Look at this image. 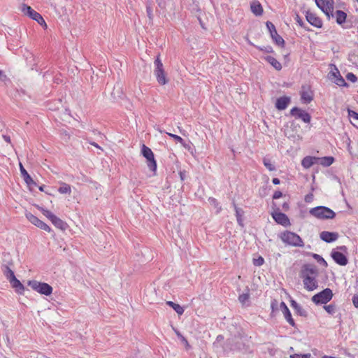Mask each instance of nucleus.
<instances>
[{"mask_svg": "<svg viewBox=\"0 0 358 358\" xmlns=\"http://www.w3.org/2000/svg\"><path fill=\"white\" fill-rule=\"evenodd\" d=\"M318 270L314 264H306L301 267L299 276L303 280L304 288L308 291H313L318 287L317 277Z\"/></svg>", "mask_w": 358, "mask_h": 358, "instance_id": "nucleus-1", "label": "nucleus"}, {"mask_svg": "<svg viewBox=\"0 0 358 358\" xmlns=\"http://www.w3.org/2000/svg\"><path fill=\"white\" fill-rule=\"evenodd\" d=\"M310 214L320 220L333 219L336 216L334 210L326 206H317L310 210Z\"/></svg>", "mask_w": 358, "mask_h": 358, "instance_id": "nucleus-2", "label": "nucleus"}, {"mask_svg": "<svg viewBox=\"0 0 358 358\" xmlns=\"http://www.w3.org/2000/svg\"><path fill=\"white\" fill-rule=\"evenodd\" d=\"M154 75L155 76L158 83L161 85H164L169 83V79L166 77V73L164 69L163 64L158 55L154 62Z\"/></svg>", "mask_w": 358, "mask_h": 358, "instance_id": "nucleus-3", "label": "nucleus"}, {"mask_svg": "<svg viewBox=\"0 0 358 358\" xmlns=\"http://www.w3.org/2000/svg\"><path fill=\"white\" fill-rule=\"evenodd\" d=\"M280 238L287 245L294 247H303L304 245L301 238L298 234L289 231L282 233Z\"/></svg>", "mask_w": 358, "mask_h": 358, "instance_id": "nucleus-4", "label": "nucleus"}, {"mask_svg": "<svg viewBox=\"0 0 358 358\" xmlns=\"http://www.w3.org/2000/svg\"><path fill=\"white\" fill-rule=\"evenodd\" d=\"M28 285L31 287V289L41 294H44L45 296H50L52 292V287L46 282H41L37 280H29L28 282Z\"/></svg>", "mask_w": 358, "mask_h": 358, "instance_id": "nucleus-5", "label": "nucleus"}, {"mask_svg": "<svg viewBox=\"0 0 358 358\" xmlns=\"http://www.w3.org/2000/svg\"><path fill=\"white\" fill-rule=\"evenodd\" d=\"M333 297L332 290L329 288H326L322 292L315 294L312 297V301L316 305L326 304L331 300Z\"/></svg>", "mask_w": 358, "mask_h": 358, "instance_id": "nucleus-6", "label": "nucleus"}, {"mask_svg": "<svg viewBox=\"0 0 358 358\" xmlns=\"http://www.w3.org/2000/svg\"><path fill=\"white\" fill-rule=\"evenodd\" d=\"M21 10L24 15L29 16L32 20L36 21L41 26L45 28L47 27V24L42 15L36 10H34V9H32L29 6L22 4Z\"/></svg>", "mask_w": 358, "mask_h": 358, "instance_id": "nucleus-7", "label": "nucleus"}, {"mask_svg": "<svg viewBox=\"0 0 358 358\" xmlns=\"http://www.w3.org/2000/svg\"><path fill=\"white\" fill-rule=\"evenodd\" d=\"M141 154L147 159V164L150 170L155 172L157 170V162L152 150L143 144L141 148Z\"/></svg>", "mask_w": 358, "mask_h": 358, "instance_id": "nucleus-8", "label": "nucleus"}, {"mask_svg": "<svg viewBox=\"0 0 358 358\" xmlns=\"http://www.w3.org/2000/svg\"><path fill=\"white\" fill-rule=\"evenodd\" d=\"M317 6L327 15L328 19L334 16V0H315Z\"/></svg>", "mask_w": 358, "mask_h": 358, "instance_id": "nucleus-9", "label": "nucleus"}, {"mask_svg": "<svg viewBox=\"0 0 358 358\" xmlns=\"http://www.w3.org/2000/svg\"><path fill=\"white\" fill-rule=\"evenodd\" d=\"M266 25L273 42L278 46L283 47L285 45V41L278 34L275 25L271 22L269 21L266 22Z\"/></svg>", "mask_w": 358, "mask_h": 358, "instance_id": "nucleus-10", "label": "nucleus"}, {"mask_svg": "<svg viewBox=\"0 0 358 358\" xmlns=\"http://www.w3.org/2000/svg\"><path fill=\"white\" fill-rule=\"evenodd\" d=\"M290 115L301 119V120L305 123H309L311 120V117L308 113L298 107L292 108L290 110Z\"/></svg>", "mask_w": 358, "mask_h": 358, "instance_id": "nucleus-11", "label": "nucleus"}, {"mask_svg": "<svg viewBox=\"0 0 358 358\" xmlns=\"http://www.w3.org/2000/svg\"><path fill=\"white\" fill-rule=\"evenodd\" d=\"M26 217L31 223L39 227L40 229H43L48 232H50L51 231L50 227L47 224L39 220L36 216L34 215L32 213H27Z\"/></svg>", "mask_w": 358, "mask_h": 358, "instance_id": "nucleus-12", "label": "nucleus"}, {"mask_svg": "<svg viewBox=\"0 0 358 358\" xmlns=\"http://www.w3.org/2000/svg\"><path fill=\"white\" fill-rule=\"evenodd\" d=\"M335 71H331L329 73L330 79L335 78L334 83L340 87H348L349 85L345 82V79L341 75L338 69L334 65Z\"/></svg>", "mask_w": 358, "mask_h": 358, "instance_id": "nucleus-13", "label": "nucleus"}, {"mask_svg": "<svg viewBox=\"0 0 358 358\" xmlns=\"http://www.w3.org/2000/svg\"><path fill=\"white\" fill-rule=\"evenodd\" d=\"M271 215L273 220L279 224L284 227H287L290 224L288 217L285 213L280 212L278 208L276 211L273 212Z\"/></svg>", "mask_w": 358, "mask_h": 358, "instance_id": "nucleus-14", "label": "nucleus"}, {"mask_svg": "<svg viewBox=\"0 0 358 358\" xmlns=\"http://www.w3.org/2000/svg\"><path fill=\"white\" fill-rule=\"evenodd\" d=\"M331 257L334 261L340 266H345L348 263L347 257L339 251L333 250L331 252Z\"/></svg>", "mask_w": 358, "mask_h": 358, "instance_id": "nucleus-15", "label": "nucleus"}, {"mask_svg": "<svg viewBox=\"0 0 358 358\" xmlns=\"http://www.w3.org/2000/svg\"><path fill=\"white\" fill-rule=\"evenodd\" d=\"M339 235L337 232H331L327 231H323L320 234V238L326 243H332L336 241Z\"/></svg>", "mask_w": 358, "mask_h": 358, "instance_id": "nucleus-16", "label": "nucleus"}, {"mask_svg": "<svg viewBox=\"0 0 358 358\" xmlns=\"http://www.w3.org/2000/svg\"><path fill=\"white\" fill-rule=\"evenodd\" d=\"M280 308L281 311L282 312L284 317L287 322L292 327H296V324L294 322V320H293L292 317V314L287 306L286 303L283 301H282L280 304Z\"/></svg>", "mask_w": 358, "mask_h": 358, "instance_id": "nucleus-17", "label": "nucleus"}, {"mask_svg": "<svg viewBox=\"0 0 358 358\" xmlns=\"http://www.w3.org/2000/svg\"><path fill=\"white\" fill-rule=\"evenodd\" d=\"M291 102V98L287 96H280L277 99L275 106L279 110H283L287 108Z\"/></svg>", "mask_w": 358, "mask_h": 358, "instance_id": "nucleus-18", "label": "nucleus"}, {"mask_svg": "<svg viewBox=\"0 0 358 358\" xmlns=\"http://www.w3.org/2000/svg\"><path fill=\"white\" fill-rule=\"evenodd\" d=\"M307 21L313 26L317 28H321L322 26V22L321 19L316 16L314 13L308 11L306 15Z\"/></svg>", "mask_w": 358, "mask_h": 358, "instance_id": "nucleus-19", "label": "nucleus"}, {"mask_svg": "<svg viewBox=\"0 0 358 358\" xmlns=\"http://www.w3.org/2000/svg\"><path fill=\"white\" fill-rule=\"evenodd\" d=\"M319 157L306 156L301 161V165L305 169H309L315 164L318 163Z\"/></svg>", "mask_w": 358, "mask_h": 358, "instance_id": "nucleus-20", "label": "nucleus"}, {"mask_svg": "<svg viewBox=\"0 0 358 358\" xmlns=\"http://www.w3.org/2000/svg\"><path fill=\"white\" fill-rule=\"evenodd\" d=\"M9 282L10 283L12 287L15 289L16 292H17L20 294H23L24 291V287L21 283V282L16 278L15 276L10 279L9 280Z\"/></svg>", "mask_w": 358, "mask_h": 358, "instance_id": "nucleus-21", "label": "nucleus"}, {"mask_svg": "<svg viewBox=\"0 0 358 358\" xmlns=\"http://www.w3.org/2000/svg\"><path fill=\"white\" fill-rule=\"evenodd\" d=\"M252 13L256 16H261L263 14V8L258 1H254L250 3Z\"/></svg>", "mask_w": 358, "mask_h": 358, "instance_id": "nucleus-22", "label": "nucleus"}, {"mask_svg": "<svg viewBox=\"0 0 358 358\" xmlns=\"http://www.w3.org/2000/svg\"><path fill=\"white\" fill-rule=\"evenodd\" d=\"M313 99V95L311 91L303 90L301 92V100L303 103H309Z\"/></svg>", "mask_w": 358, "mask_h": 358, "instance_id": "nucleus-23", "label": "nucleus"}, {"mask_svg": "<svg viewBox=\"0 0 358 358\" xmlns=\"http://www.w3.org/2000/svg\"><path fill=\"white\" fill-rule=\"evenodd\" d=\"M11 265H13L12 261L9 262L8 265H3L2 266L3 274L8 281L15 276L14 272L10 268Z\"/></svg>", "mask_w": 358, "mask_h": 358, "instance_id": "nucleus-24", "label": "nucleus"}, {"mask_svg": "<svg viewBox=\"0 0 358 358\" xmlns=\"http://www.w3.org/2000/svg\"><path fill=\"white\" fill-rule=\"evenodd\" d=\"M291 306L294 309L296 313L303 317L307 316V311L304 310L296 301L294 300L291 301Z\"/></svg>", "mask_w": 358, "mask_h": 358, "instance_id": "nucleus-25", "label": "nucleus"}, {"mask_svg": "<svg viewBox=\"0 0 358 358\" xmlns=\"http://www.w3.org/2000/svg\"><path fill=\"white\" fill-rule=\"evenodd\" d=\"M265 60L268 62L275 69L280 71L282 69L281 64L273 57L266 56Z\"/></svg>", "mask_w": 358, "mask_h": 358, "instance_id": "nucleus-26", "label": "nucleus"}, {"mask_svg": "<svg viewBox=\"0 0 358 358\" xmlns=\"http://www.w3.org/2000/svg\"><path fill=\"white\" fill-rule=\"evenodd\" d=\"M50 221L57 228L59 229L65 230L66 229V223L56 215Z\"/></svg>", "mask_w": 358, "mask_h": 358, "instance_id": "nucleus-27", "label": "nucleus"}, {"mask_svg": "<svg viewBox=\"0 0 358 358\" xmlns=\"http://www.w3.org/2000/svg\"><path fill=\"white\" fill-rule=\"evenodd\" d=\"M249 289H247L246 293H243L240 294L238 296V301L242 304L243 306H250V293Z\"/></svg>", "mask_w": 358, "mask_h": 358, "instance_id": "nucleus-28", "label": "nucleus"}, {"mask_svg": "<svg viewBox=\"0 0 358 358\" xmlns=\"http://www.w3.org/2000/svg\"><path fill=\"white\" fill-rule=\"evenodd\" d=\"M335 17L336 22L338 24H342L345 22L347 14L343 10H337L335 13Z\"/></svg>", "mask_w": 358, "mask_h": 358, "instance_id": "nucleus-29", "label": "nucleus"}, {"mask_svg": "<svg viewBox=\"0 0 358 358\" xmlns=\"http://www.w3.org/2000/svg\"><path fill=\"white\" fill-rule=\"evenodd\" d=\"M166 304L171 307L178 313V315H182L183 314L184 308L179 304L171 301H166Z\"/></svg>", "mask_w": 358, "mask_h": 358, "instance_id": "nucleus-30", "label": "nucleus"}, {"mask_svg": "<svg viewBox=\"0 0 358 358\" xmlns=\"http://www.w3.org/2000/svg\"><path fill=\"white\" fill-rule=\"evenodd\" d=\"M334 162V158L333 157H324L319 158L318 163H320L321 165L324 166H331Z\"/></svg>", "mask_w": 358, "mask_h": 358, "instance_id": "nucleus-31", "label": "nucleus"}, {"mask_svg": "<svg viewBox=\"0 0 358 358\" xmlns=\"http://www.w3.org/2000/svg\"><path fill=\"white\" fill-rule=\"evenodd\" d=\"M232 350H237L239 351H243L245 350V344L243 342L242 338H238L237 341L235 342L233 347H231Z\"/></svg>", "mask_w": 358, "mask_h": 358, "instance_id": "nucleus-32", "label": "nucleus"}, {"mask_svg": "<svg viewBox=\"0 0 358 358\" xmlns=\"http://www.w3.org/2000/svg\"><path fill=\"white\" fill-rule=\"evenodd\" d=\"M58 192L61 194H69L71 192V186L66 183L62 182V185L59 187Z\"/></svg>", "mask_w": 358, "mask_h": 358, "instance_id": "nucleus-33", "label": "nucleus"}, {"mask_svg": "<svg viewBox=\"0 0 358 358\" xmlns=\"http://www.w3.org/2000/svg\"><path fill=\"white\" fill-rule=\"evenodd\" d=\"M234 209H235V211H236V218H237V222L238 223L243 226V223H242V215H243V210L240 208H238L236 204H234Z\"/></svg>", "mask_w": 358, "mask_h": 358, "instance_id": "nucleus-34", "label": "nucleus"}, {"mask_svg": "<svg viewBox=\"0 0 358 358\" xmlns=\"http://www.w3.org/2000/svg\"><path fill=\"white\" fill-rule=\"evenodd\" d=\"M263 164L270 171H273L275 170V166L271 163L268 158L264 157L263 159Z\"/></svg>", "mask_w": 358, "mask_h": 358, "instance_id": "nucleus-35", "label": "nucleus"}, {"mask_svg": "<svg viewBox=\"0 0 358 358\" xmlns=\"http://www.w3.org/2000/svg\"><path fill=\"white\" fill-rule=\"evenodd\" d=\"M38 209L42 212V213L50 220H51L55 215L48 210H45L42 207L37 206Z\"/></svg>", "mask_w": 358, "mask_h": 358, "instance_id": "nucleus-36", "label": "nucleus"}, {"mask_svg": "<svg viewBox=\"0 0 358 358\" xmlns=\"http://www.w3.org/2000/svg\"><path fill=\"white\" fill-rule=\"evenodd\" d=\"M312 256L319 264H322L324 267H327V262L322 256L315 253H313Z\"/></svg>", "mask_w": 358, "mask_h": 358, "instance_id": "nucleus-37", "label": "nucleus"}, {"mask_svg": "<svg viewBox=\"0 0 358 358\" xmlns=\"http://www.w3.org/2000/svg\"><path fill=\"white\" fill-rule=\"evenodd\" d=\"M169 136L173 138L176 142L180 143L181 145H182L184 147H185V141L179 136L171 134V133H166Z\"/></svg>", "mask_w": 358, "mask_h": 358, "instance_id": "nucleus-38", "label": "nucleus"}, {"mask_svg": "<svg viewBox=\"0 0 358 358\" xmlns=\"http://www.w3.org/2000/svg\"><path fill=\"white\" fill-rule=\"evenodd\" d=\"M324 308L328 313L334 315L336 313V306L334 304H329L327 306H324Z\"/></svg>", "mask_w": 358, "mask_h": 358, "instance_id": "nucleus-39", "label": "nucleus"}, {"mask_svg": "<svg viewBox=\"0 0 358 358\" xmlns=\"http://www.w3.org/2000/svg\"><path fill=\"white\" fill-rule=\"evenodd\" d=\"M176 333L181 342L185 345L186 348L188 349L190 346L187 340L178 331H176Z\"/></svg>", "mask_w": 358, "mask_h": 358, "instance_id": "nucleus-40", "label": "nucleus"}, {"mask_svg": "<svg viewBox=\"0 0 358 358\" xmlns=\"http://www.w3.org/2000/svg\"><path fill=\"white\" fill-rule=\"evenodd\" d=\"M20 170L22 175V177L24 178V180H26L27 178L30 177L29 174L27 173L26 169L24 168L22 164L20 163Z\"/></svg>", "mask_w": 358, "mask_h": 358, "instance_id": "nucleus-41", "label": "nucleus"}, {"mask_svg": "<svg viewBox=\"0 0 358 358\" xmlns=\"http://www.w3.org/2000/svg\"><path fill=\"white\" fill-rule=\"evenodd\" d=\"M346 78L352 83H356L357 81V77L353 73H348Z\"/></svg>", "mask_w": 358, "mask_h": 358, "instance_id": "nucleus-42", "label": "nucleus"}, {"mask_svg": "<svg viewBox=\"0 0 358 358\" xmlns=\"http://www.w3.org/2000/svg\"><path fill=\"white\" fill-rule=\"evenodd\" d=\"M264 263V259L262 257H259L257 259H253V264L256 266H260Z\"/></svg>", "mask_w": 358, "mask_h": 358, "instance_id": "nucleus-43", "label": "nucleus"}, {"mask_svg": "<svg viewBox=\"0 0 358 358\" xmlns=\"http://www.w3.org/2000/svg\"><path fill=\"white\" fill-rule=\"evenodd\" d=\"M310 354H293L290 355V358H310Z\"/></svg>", "mask_w": 358, "mask_h": 358, "instance_id": "nucleus-44", "label": "nucleus"}, {"mask_svg": "<svg viewBox=\"0 0 358 358\" xmlns=\"http://www.w3.org/2000/svg\"><path fill=\"white\" fill-rule=\"evenodd\" d=\"M146 12H147V15H148V17H149V19L152 20V17H153L152 9L150 6H148L146 7Z\"/></svg>", "mask_w": 358, "mask_h": 358, "instance_id": "nucleus-45", "label": "nucleus"}, {"mask_svg": "<svg viewBox=\"0 0 358 358\" xmlns=\"http://www.w3.org/2000/svg\"><path fill=\"white\" fill-rule=\"evenodd\" d=\"M24 181L27 183V185L29 187L32 185H36V183L34 181L31 176Z\"/></svg>", "mask_w": 358, "mask_h": 358, "instance_id": "nucleus-46", "label": "nucleus"}, {"mask_svg": "<svg viewBox=\"0 0 358 358\" xmlns=\"http://www.w3.org/2000/svg\"><path fill=\"white\" fill-rule=\"evenodd\" d=\"M258 49L266 52H273V48L271 46H266L264 48L258 47Z\"/></svg>", "mask_w": 358, "mask_h": 358, "instance_id": "nucleus-47", "label": "nucleus"}, {"mask_svg": "<svg viewBox=\"0 0 358 358\" xmlns=\"http://www.w3.org/2000/svg\"><path fill=\"white\" fill-rule=\"evenodd\" d=\"M348 115H349V116H350L356 120H358V113H357L354 110H348Z\"/></svg>", "mask_w": 358, "mask_h": 358, "instance_id": "nucleus-48", "label": "nucleus"}, {"mask_svg": "<svg viewBox=\"0 0 358 358\" xmlns=\"http://www.w3.org/2000/svg\"><path fill=\"white\" fill-rule=\"evenodd\" d=\"M296 20L300 27L305 28V23L298 15L296 17Z\"/></svg>", "mask_w": 358, "mask_h": 358, "instance_id": "nucleus-49", "label": "nucleus"}, {"mask_svg": "<svg viewBox=\"0 0 358 358\" xmlns=\"http://www.w3.org/2000/svg\"><path fill=\"white\" fill-rule=\"evenodd\" d=\"M352 303L355 308H358V295L355 294L352 297Z\"/></svg>", "mask_w": 358, "mask_h": 358, "instance_id": "nucleus-50", "label": "nucleus"}, {"mask_svg": "<svg viewBox=\"0 0 358 358\" xmlns=\"http://www.w3.org/2000/svg\"><path fill=\"white\" fill-rule=\"evenodd\" d=\"M282 196V193L280 191H275L273 195V199H278Z\"/></svg>", "mask_w": 358, "mask_h": 358, "instance_id": "nucleus-51", "label": "nucleus"}, {"mask_svg": "<svg viewBox=\"0 0 358 358\" xmlns=\"http://www.w3.org/2000/svg\"><path fill=\"white\" fill-rule=\"evenodd\" d=\"M313 199V194H308L305 196V201L306 203H310Z\"/></svg>", "mask_w": 358, "mask_h": 358, "instance_id": "nucleus-52", "label": "nucleus"}, {"mask_svg": "<svg viewBox=\"0 0 358 358\" xmlns=\"http://www.w3.org/2000/svg\"><path fill=\"white\" fill-rule=\"evenodd\" d=\"M8 80V78L6 75L4 74V73L0 70V80L3 82H6Z\"/></svg>", "mask_w": 358, "mask_h": 358, "instance_id": "nucleus-53", "label": "nucleus"}, {"mask_svg": "<svg viewBox=\"0 0 358 358\" xmlns=\"http://www.w3.org/2000/svg\"><path fill=\"white\" fill-rule=\"evenodd\" d=\"M272 182H273V183L274 185H278V184H280V179H279V178H273V180H272Z\"/></svg>", "mask_w": 358, "mask_h": 358, "instance_id": "nucleus-54", "label": "nucleus"}, {"mask_svg": "<svg viewBox=\"0 0 358 358\" xmlns=\"http://www.w3.org/2000/svg\"><path fill=\"white\" fill-rule=\"evenodd\" d=\"M3 138L7 142L10 143V138L9 136L7 135H3Z\"/></svg>", "mask_w": 358, "mask_h": 358, "instance_id": "nucleus-55", "label": "nucleus"}, {"mask_svg": "<svg viewBox=\"0 0 358 358\" xmlns=\"http://www.w3.org/2000/svg\"><path fill=\"white\" fill-rule=\"evenodd\" d=\"M338 250H341V251H343V252H347V247L345 246V245H342V246H340V247H338L337 248Z\"/></svg>", "mask_w": 358, "mask_h": 358, "instance_id": "nucleus-56", "label": "nucleus"}, {"mask_svg": "<svg viewBox=\"0 0 358 358\" xmlns=\"http://www.w3.org/2000/svg\"><path fill=\"white\" fill-rule=\"evenodd\" d=\"M90 143L92 145H93V146H94V147H96V148H99V149H100V150H102V148H101V147H100V146H99L96 143H95V142H91V141H90Z\"/></svg>", "mask_w": 358, "mask_h": 358, "instance_id": "nucleus-57", "label": "nucleus"}, {"mask_svg": "<svg viewBox=\"0 0 358 358\" xmlns=\"http://www.w3.org/2000/svg\"><path fill=\"white\" fill-rule=\"evenodd\" d=\"M209 201L210 202V203L214 204V205H216L217 203V200L214 198H209Z\"/></svg>", "mask_w": 358, "mask_h": 358, "instance_id": "nucleus-58", "label": "nucleus"}, {"mask_svg": "<svg viewBox=\"0 0 358 358\" xmlns=\"http://www.w3.org/2000/svg\"><path fill=\"white\" fill-rule=\"evenodd\" d=\"M179 175H180V177L181 180H185V173H184V172L180 171V172L179 173Z\"/></svg>", "mask_w": 358, "mask_h": 358, "instance_id": "nucleus-59", "label": "nucleus"}, {"mask_svg": "<svg viewBox=\"0 0 358 358\" xmlns=\"http://www.w3.org/2000/svg\"><path fill=\"white\" fill-rule=\"evenodd\" d=\"M282 208L285 210H288L289 208V204L286 202H285L283 204H282Z\"/></svg>", "mask_w": 358, "mask_h": 358, "instance_id": "nucleus-60", "label": "nucleus"}, {"mask_svg": "<svg viewBox=\"0 0 358 358\" xmlns=\"http://www.w3.org/2000/svg\"><path fill=\"white\" fill-rule=\"evenodd\" d=\"M44 187L45 186L44 185H41L38 187L39 190L41 191V192H43L44 191Z\"/></svg>", "mask_w": 358, "mask_h": 358, "instance_id": "nucleus-61", "label": "nucleus"}, {"mask_svg": "<svg viewBox=\"0 0 358 358\" xmlns=\"http://www.w3.org/2000/svg\"><path fill=\"white\" fill-rule=\"evenodd\" d=\"M356 1L358 3V0H356Z\"/></svg>", "mask_w": 358, "mask_h": 358, "instance_id": "nucleus-62", "label": "nucleus"}, {"mask_svg": "<svg viewBox=\"0 0 358 358\" xmlns=\"http://www.w3.org/2000/svg\"><path fill=\"white\" fill-rule=\"evenodd\" d=\"M357 31H358V27H357Z\"/></svg>", "mask_w": 358, "mask_h": 358, "instance_id": "nucleus-63", "label": "nucleus"}]
</instances>
